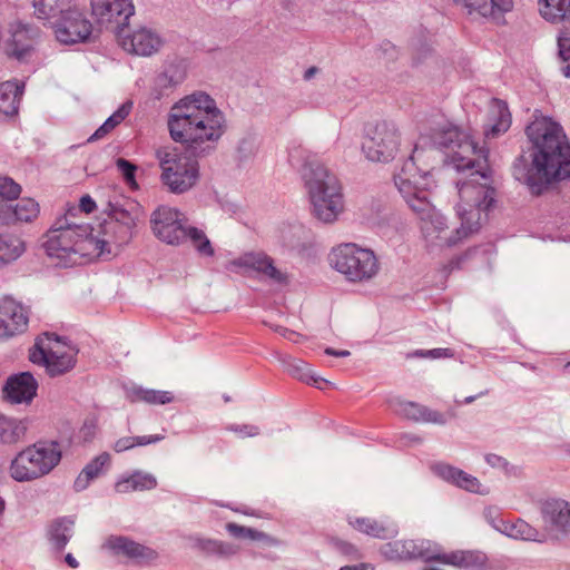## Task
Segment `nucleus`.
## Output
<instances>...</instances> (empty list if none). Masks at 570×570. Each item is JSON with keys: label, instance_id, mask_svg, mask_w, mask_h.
<instances>
[{"label": "nucleus", "instance_id": "44", "mask_svg": "<svg viewBox=\"0 0 570 570\" xmlns=\"http://www.w3.org/2000/svg\"><path fill=\"white\" fill-rule=\"evenodd\" d=\"M226 529L232 535L238 538H248L250 540H264L267 538L266 534H264L263 532L256 531L252 528L238 525L232 522L227 523Z\"/></svg>", "mask_w": 570, "mask_h": 570}, {"label": "nucleus", "instance_id": "15", "mask_svg": "<svg viewBox=\"0 0 570 570\" xmlns=\"http://www.w3.org/2000/svg\"><path fill=\"white\" fill-rule=\"evenodd\" d=\"M117 39L126 51L139 56H150L158 51L161 45L159 37L145 28L135 31L121 28Z\"/></svg>", "mask_w": 570, "mask_h": 570}, {"label": "nucleus", "instance_id": "41", "mask_svg": "<svg viewBox=\"0 0 570 570\" xmlns=\"http://www.w3.org/2000/svg\"><path fill=\"white\" fill-rule=\"evenodd\" d=\"M558 51L561 59V69L566 77H570V31L562 30L558 37Z\"/></svg>", "mask_w": 570, "mask_h": 570}, {"label": "nucleus", "instance_id": "33", "mask_svg": "<svg viewBox=\"0 0 570 570\" xmlns=\"http://www.w3.org/2000/svg\"><path fill=\"white\" fill-rule=\"evenodd\" d=\"M39 214V204L33 198L23 197L13 207H10L3 216L10 217L12 215L14 222L31 223L38 218Z\"/></svg>", "mask_w": 570, "mask_h": 570}, {"label": "nucleus", "instance_id": "25", "mask_svg": "<svg viewBox=\"0 0 570 570\" xmlns=\"http://www.w3.org/2000/svg\"><path fill=\"white\" fill-rule=\"evenodd\" d=\"M33 43L35 33L26 26L16 24L6 41V51L11 57L22 59L31 51Z\"/></svg>", "mask_w": 570, "mask_h": 570}, {"label": "nucleus", "instance_id": "9", "mask_svg": "<svg viewBox=\"0 0 570 570\" xmlns=\"http://www.w3.org/2000/svg\"><path fill=\"white\" fill-rule=\"evenodd\" d=\"M331 263L337 272L352 282L370 279L379 271L374 253L355 244H342L334 248Z\"/></svg>", "mask_w": 570, "mask_h": 570}, {"label": "nucleus", "instance_id": "49", "mask_svg": "<svg viewBox=\"0 0 570 570\" xmlns=\"http://www.w3.org/2000/svg\"><path fill=\"white\" fill-rule=\"evenodd\" d=\"M79 209L89 215L97 209L96 202L89 195H83L79 200Z\"/></svg>", "mask_w": 570, "mask_h": 570}, {"label": "nucleus", "instance_id": "55", "mask_svg": "<svg viewBox=\"0 0 570 570\" xmlns=\"http://www.w3.org/2000/svg\"><path fill=\"white\" fill-rule=\"evenodd\" d=\"M4 510V501L0 498V512Z\"/></svg>", "mask_w": 570, "mask_h": 570}, {"label": "nucleus", "instance_id": "23", "mask_svg": "<svg viewBox=\"0 0 570 570\" xmlns=\"http://www.w3.org/2000/svg\"><path fill=\"white\" fill-rule=\"evenodd\" d=\"M434 140L443 147H450L454 144H458L459 150L455 151L452 155V157L458 153L461 154L463 157H468L466 154L472 153V158H480L479 151L484 150L483 148H478L475 144L469 140L468 136L464 132H462L458 127L452 125L435 132Z\"/></svg>", "mask_w": 570, "mask_h": 570}, {"label": "nucleus", "instance_id": "57", "mask_svg": "<svg viewBox=\"0 0 570 570\" xmlns=\"http://www.w3.org/2000/svg\"><path fill=\"white\" fill-rule=\"evenodd\" d=\"M485 394H488L487 391L485 392H481L478 396H482V395H485Z\"/></svg>", "mask_w": 570, "mask_h": 570}, {"label": "nucleus", "instance_id": "47", "mask_svg": "<svg viewBox=\"0 0 570 570\" xmlns=\"http://www.w3.org/2000/svg\"><path fill=\"white\" fill-rule=\"evenodd\" d=\"M415 355L430 358H451L454 352L451 348H433L428 351H417Z\"/></svg>", "mask_w": 570, "mask_h": 570}, {"label": "nucleus", "instance_id": "4", "mask_svg": "<svg viewBox=\"0 0 570 570\" xmlns=\"http://www.w3.org/2000/svg\"><path fill=\"white\" fill-rule=\"evenodd\" d=\"M45 248L49 256L75 265L95 261L105 254V243L94 235L89 224L50 228Z\"/></svg>", "mask_w": 570, "mask_h": 570}, {"label": "nucleus", "instance_id": "20", "mask_svg": "<svg viewBox=\"0 0 570 570\" xmlns=\"http://www.w3.org/2000/svg\"><path fill=\"white\" fill-rule=\"evenodd\" d=\"M540 513L547 528L570 531V502L560 498L547 499L540 504Z\"/></svg>", "mask_w": 570, "mask_h": 570}, {"label": "nucleus", "instance_id": "2", "mask_svg": "<svg viewBox=\"0 0 570 570\" xmlns=\"http://www.w3.org/2000/svg\"><path fill=\"white\" fill-rule=\"evenodd\" d=\"M480 158L463 157L456 154L451 161L458 170H473L469 179L459 185L460 202L458 214L461 227L458 233L461 237L478 232L482 224V214H487L495 204V188L493 187L492 170L488 164V151L480 150Z\"/></svg>", "mask_w": 570, "mask_h": 570}, {"label": "nucleus", "instance_id": "59", "mask_svg": "<svg viewBox=\"0 0 570 570\" xmlns=\"http://www.w3.org/2000/svg\"><path fill=\"white\" fill-rule=\"evenodd\" d=\"M363 570H367V569H363Z\"/></svg>", "mask_w": 570, "mask_h": 570}, {"label": "nucleus", "instance_id": "7", "mask_svg": "<svg viewBox=\"0 0 570 570\" xmlns=\"http://www.w3.org/2000/svg\"><path fill=\"white\" fill-rule=\"evenodd\" d=\"M61 458L59 442L39 441L18 453L11 462L10 475L19 482L36 480L51 472Z\"/></svg>", "mask_w": 570, "mask_h": 570}, {"label": "nucleus", "instance_id": "52", "mask_svg": "<svg viewBox=\"0 0 570 570\" xmlns=\"http://www.w3.org/2000/svg\"><path fill=\"white\" fill-rule=\"evenodd\" d=\"M501 458L500 456H497V455H489L487 458V461L492 464V465H495V464H499L501 462Z\"/></svg>", "mask_w": 570, "mask_h": 570}, {"label": "nucleus", "instance_id": "24", "mask_svg": "<svg viewBox=\"0 0 570 570\" xmlns=\"http://www.w3.org/2000/svg\"><path fill=\"white\" fill-rule=\"evenodd\" d=\"M383 552L389 559L392 560L423 559L426 562H431L432 560L430 557L433 556L430 554L422 544H419L416 541L411 539L389 542L384 547Z\"/></svg>", "mask_w": 570, "mask_h": 570}, {"label": "nucleus", "instance_id": "37", "mask_svg": "<svg viewBox=\"0 0 570 570\" xmlns=\"http://www.w3.org/2000/svg\"><path fill=\"white\" fill-rule=\"evenodd\" d=\"M446 478L453 484H455L456 487H459L463 490H466V491H470L473 493H481L480 481L475 476H473L462 470H459L455 468H449Z\"/></svg>", "mask_w": 570, "mask_h": 570}, {"label": "nucleus", "instance_id": "19", "mask_svg": "<svg viewBox=\"0 0 570 570\" xmlns=\"http://www.w3.org/2000/svg\"><path fill=\"white\" fill-rule=\"evenodd\" d=\"M28 315L24 307L17 301L4 297L0 301V331L12 336L26 330Z\"/></svg>", "mask_w": 570, "mask_h": 570}, {"label": "nucleus", "instance_id": "12", "mask_svg": "<svg viewBox=\"0 0 570 570\" xmlns=\"http://www.w3.org/2000/svg\"><path fill=\"white\" fill-rule=\"evenodd\" d=\"M185 217L176 208L159 206L151 215L150 224L154 234L167 244H178L186 237Z\"/></svg>", "mask_w": 570, "mask_h": 570}, {"label": "nucleus", "instance_id": "21", "mask_svg": "<svg viewBox=\"0 0 570 570\" xmlns=\"http://www.w3.org/2000/svg\"><path fill=\"white\" fill-rule=\"evenodd\" d=\"M430 559L462 569H482L487 566L488 561L483 552L472 550L434 553Z\"/></svg>", "mask_w": 570, "mask_h": 570}, {"label": "nucleus", "instance_id": "6", "mask_svg": "<svg viewBox=\"0 0 570 570\" xmlns=\"http://www.w3.org/2000/svg\"><path fill=\"white\" fill-rule=\"evenodd\" d=\"M78 350L70 342L55 333H42L28 351L29 361L51 376L70 372L77 364Z\"/></svg>", "mask_w": 570, "mask_h": 570}, {"label": "nucleus", "instance_id": "51", "mask_svg": "<svg viewBox=\"0 0 570 570\" xmlns=\"http://www.w3.org/2000/svg\"><path fill=\"white\" fill-rule=\"evenodd\" d=\"M370 566L366 564V563H360L357 566H344V567H341L340 570H363V569H367Z\"/></svg>", "mask_w": 570, "mask_h": 570}, {"label": "nucleus", "instance_id": "13", "mask_svg": "<svg viewBox=\"0 0 570 570\" xmlns=\"http://www.w3.org/2000/svg\"><path fill=\"white\" fill-rule=\"evenodd\" d=\"M399 147V135L386 124L377 125L372 137L363 142V150L372 161L392 159Z\"/></svg>", "mask_w": 570, "mask_h": 570}, {"label": "nucleus", "instance_id": "58", "mask_svg": "<svg viewBox=\"0 0 570 570\" xmlns=\"http://www.w3.org/2000/svg\"><path fill=\"white\" fill-rule=\"evenodd\" d=\"M350 550H354L353 546H350V547H348V550H347V551H350Z\"/></svg>", "mask_w": 570, "mask_h": 570}, {"label": "nucleus", "instance_id": "48", "mask_svg": "<svg viewBox=\"0 0 570 570\" xmlns=\"http://www.w3.org/2000/svg\"><path fill=\"white\" fill-rule=\"evenodd\" d=\"M303 381L307 385L315 386L316 389L322 391L335 389V385L332 382L314 374L304 376Z\"/></svg>", "mask_w": 570, "mask_h": 570}, {"label": "nucleus", "instance_id": "18", "mask_svg": "<svg viewBox=\"0 0 570 570\" xmlns=\"http://www.w3.org/2000/svg\"><path fill=\"white\" fill-rule=\"evenodd\" d=\"M3 397L12 404H29L38 391V382L30 372L8 377L3 386Z\"/></svg>", "mask_w": 570, "mask_h": 570}, {"label": "nucleus", "instance_id": "26", "mask_svg": "<svg viewBox=\"0 0 570 570\" xmlns=\"http://www.w3.org/2000/svg\"><path fill=\"white\" fill-rule=\"evenodd\" d=\"M111 464V456L107 452H102L88 462L73 482L76 491H82L100 475H102Z\"/></svg>", "mask_w": 570, "mask_h": 570}, {"label": "nucleus", "instance_id": "56", "mask_svg": "<svg viewBox=\"0 0 570 570\" xmlns=\"http://www.w3.org/2000/svg\"><path fill=\"white\" fill-rule=\"evenodd\" d=\"M424 570H441V569L435 568V567H426V568H424Z\"/></svg>", "mask_w": 570, "mask_h": 570}, {"label": "nucleus", "instance_id": "3", "mask_svg": "<svg viewBox=\"0 0 570 570\" xmlns=\"http://www.w3.org/2000/svg\"><path fill=\"white\" fill-rule=\"evenodd\" d=\"M533 145L532 166L541 181L570 178V142L562 126L547 116H535L525 129Z\"/></svg>", "mask_w": 570, "mask_h": 570}, {"label": "nucleus", "instance_id": "38", "mask_svg": "<svg viewBox=\"0 0 570 570\" xmlns=\"http://www.w3.org/2000/svg\"><path fill=\"white\" fill-rule=\"evenodd\" d=\"M250 266L258 273L264 276L277 282L284 283L286 281V275L274 266L272 258L268 256L262 255L257 257H253L250 261Z\"/></svg>", "mask_w": 570, "mask_h": 570}, {"label": "nucleus", "instance_id": "27", "mask_svg": "<svg viewBox=\"0 0 570 570\" xmlns=\"http://www.w3.org/2000/svg\"><path fill=\"white\" fill-rule=\"evenodd\" d=\"M156 478L141 471L120 478L115 483V491L119 494H127L136 491H148L156 488Z\"/></svg>", "mask_w": 570, "mask_h": 570}, {"label": "nucleus", "instance_id": "46", "mask_svg": "<svg viewBox=\"0 0 570 570\" xmlns=\"http://www.w3.org/2000/svg\"><path fill=\"white\" fill-rule=\"evenodd\" d=\"M200 548L206 553H213V554H228L230 552V549L226 547L223 542L213 541V540H206L200 542Z\"/></svg>", "mask_w": 570, "mask_h": 570}, {"label": "nucleus", "instance_id": "8", "mask_svg": "<svg viewBox=\"0 0 570 570\" xmlns=\"http://www.w3.org/2000/svg\"><path fill=\"white\" fill-rule=\"evenodd\" d=\"M191 150L173 148L159 155L161 183L173 194H184L199 179V164Z\"/></svg>", "mask_w": 570, "mask_h": 570}, {"label": "nucleus", "instance_id": "16", "mask_svg": "<svg viewBox=\"0 0 570 570\" xmlns=\"http://www.w3.org/2000/svg\"><path fill=\"white\" fill-rule=\"evenodd\" d=\"M106 548L116 556H124L140 564H149L158 558V552L151 547L122 535L110 537Z\"/></svg>", "mask_w": 570, "mask_h": 570}, {"label": "nucleus", "instance_id": "35", "mask_svg": "<svg viewBox=\"0 0 570 570\" xmlns=\"http://www.w3.org/2000/svg\"><path fill=\"white\" fill-rule=\"evenodd\" d=\"M27 432V425L22 421L0 416V441L3 443H17Z\"/></svg>", "mask_w": 570, "mask_h": 570}, {"label": "nucleus", "instance_id": "17", "mask_svg": "<svg viewBox=\"0 0 570 570\" xmlns=\"http://www.w3.org/2000/svg\"><path fill=\"white\" fill-rule=\"evenodd\" d=\"M90 4L100 23L121 26L135 11L131 0H90Z\"/></svg>", "mask_w": 570, "mask_h": 570}, {"label": "nucleus", "instance_id": "53", "mask_svg": "<svg viewBox=\"0 0 570 570\" xmlns=\"http://www.w3.org/2000/svg\"><path fill=\"white\" fill-rule=\"evenodd\" d=\"M314 72H315V68H311V69H308V70L306 71V73H305V78H306V79H309V78L314 75Z\"/></svg>", "mask_w": 570, "mask_h": 570}, {"label": "nucleus", "instance_id": "54", "mask_svg": "<svg viewBox=\"0 0 570 570\" xmlns=\"http://www.w3.org/2000/svg\"><path fill=\"white\" fill-rule=\"evenodd\" d=\"M478 396H468L464 399L463 403L468 404V403H471L473 402Z\"/></svg>", "mask_w": 570, "mask_h": 570}, {"label": "nucleus", "instance_id": "43", "mask_svg": "<svg viewBox=\"0 0 570 570\" xmlns=\"http://www.w3.org/2000/svg\"><path fill=\"white\" fill-rule=\"evenodd\" d=\"M186 236H188L190 238V240L193 242L194 246L202 254H206V255H212L213 254V248L210 246V243L207 239L206 235L202 230H199V229H197L195 227L188 228Z\"/></svg>", "mask_w": 570, "mask_h": 570}, {"label": "nucleus", "instance_id": "11", "mask_svg": "<svg viewBox=\"0 0 570 570\" xmlns=\"http://www.w3.org/2000/svg\"><path fill=\"white\" fill-rule=\"evenodd\" d=\"M53 26L56 39L65 45H75L89 39L92 23L77 3L57 17Z\"/></svg>", "mask_w": 570, "mask_h": 570}, {"label": "nucleus", "instance_id": "30", "mask_svg": "<svg viewBox=\"0 0 570 570\" xmlns=\"http://www.w3.org/2000/svg\"><path fill=\"white\" fill-rule=\"evenodd\" d=\"M570 9V0H538L540 16L552 23L563 22Z\"/></svg>", "mask_w": 570, "mask_h": 570}, {"label": "nucleus", "instance_id": "42", "mask_svg": "<svg viewBox=\"0 0 570 570\" xmlns=\"http://www.w3.org/2000/svg\"><path fill=\"white\" fill-rule=\"evenodd\" d=\"M116 165L129 188L132 190H137L139 186L135 177L137 171L136 165L131 164L130 161L124 158H118Z\"/></svg>", "mask_w": 570, "mask_h": 570}, {"label": "nucleus", "instance_id": "28", "mask_svg": "<svg viewBox=\"0 0 570 570\" xmlns=\"http://www.w3.org/2000/svg\"><path fill=\"white\" fill-rule=\"evenodd\" d=\"M22 92L23 85L18 81L0 83V114L4 116L17 115Z\"/></svg>", "mask_w": 570, "mask_h": 570}, {"label": "nucleus", "instance_id": "32", "mask_svg": "<svg viewBox=\"0 0 570 570\" xmlns=\"http://www.w3.org/2000/svg\"><path fill=\"white\" fill-rule=\"evenodd\" d=\"M77 0H33L35 13L40 19H51L69 10Z\"/></svg>", "mask_w": 570, "mask_h": 570}, {"label": "nucleus", "instance_id": "1", "mask_svg": "<svg viewBox=\"0 0 570 570\" xmlns=\"http://www.w3.org/2000/svg\"><path fill=\"white\" fill-rule=\"evenodd\" d=\"M168 130L175 142L200 155L217 145L226 131V119L212 97L193 94L171 107Z\"/></svg>", "mask_w": 570, "mask_h": 570}, {"label": "nucleus", "instance_id": "36", "mask_svg": "<svg viewBox=\"0 0 570 570\" xmlns=\"http://www.w3.org/2000/svg\"><path fill=\"white\" fill-rule=\"evenodd\" d=\"M134 400L150 405H165L175 400L170 391L138 389L134 392Z\"/></svg>", "mask_w": 570, "mask_h": 570}, {"label": "nucleus", "instance_id": "29", "mask_svg": "<svg viewBox=\"0 0 570 570\" xmlns=\"http://www.w3.org/2000/svg\"><path fill=\"white\" fill-rule=\"evenodd\" d=\"M491 120L489 129L485 131L487 137H495L505 132L511 125V115L505 102L494 99L490 107Z\"/></svg>", "mask_w": 570, "mask_h": 570}, {"label": "nucleus", "instance_id": "34", "mask_svg": "<svg viewBox=\"0 0 570 570\" xmlns=\"http://www.w3.org/2000/svg\"><path fill=\"white\" fill-rule=\"evenodd\" d=\"M24 252V243L13 234H0V266L19 258Z\"/></svg>", "mask_w": 570, "mask_h": 570}, {"label": "nucleus", "instance_id": "50", "mask_svg": "<svg viewBox=\"0 0 570 570\" xmlns=\"http://www.w3.org/2000/svg\"><path fill=\"white\" fill-rule=\"evenodd\" d=\"M65 561L70 568H77L79 566L78 561L71 553H67L65 556Z\"/></svg>", "mask_w": 570, "mask_h": 570}, {"label": "nucleus", "instance_id": "39", "mask_svg": "<svg viewBox=\"0 0 570 570\" xmlns=\"http://www.w3.org/2000/svg\"><path fill=\"white\" fill-rule=\"evenodd\" d=\"M505 532L509 537L527 541H540L538 531L522 520H518L505 525Z\"/></svg>", "mask_w": 570, "mask_h": 570}, {"label": "nucleus", "instance_id": "22", "mask_svg": "<svg viewBox=\"0 0 570 570\" xmlns=\"http://www.w3.org/2000/svg\"><path fill=\"white\" fill-rule=\"evenodd\" d=\"M469 14L497 20L513 9V0H455Z\"/></svg>", "mask_w": 570, "mask_h": 570}, {"label": "nucleus", "instance_id": "31", "mask_svg": "<svg viewBox=\"0 0 570 570\" xmlns=\"http://www.w3.org/2000/svg\"><path fill=\"white\" fill-rule=\"evenodd\" d=\"M72 531V521L57 519L52 521L47 531L48 539L57 552H61L67 546Z\"/></svg>", "mask_w": 570, "mask_h": 570}, {"label": "nucleus", "instance_id": "14", "mask_svg": "<svg viewBox=\"0 0 570 570\" xmlns=\"http://www.w3.org/2000/svg\"><path fill=\"white\" fill-rule=\"evenodd\" d=\"M395 184L410 208L422 219H434L438 213L430 200V190L420 187L415 181L399 175Z\"/></svg>", "mask_w": 570, "mask_h": 570}, {"label": "nucleus", "instance_id": "10", "mask_svg": "<svg viewBox=\"0 0 570 570\" xmlns=\"http://www.w3.org/2000/svg\"><path fill=\"white\" fill-rule=\"evenodd\" d=\"M137 222V210L110 204L107 217L100 225L104 238L99 239L105 243V253H110V244L116 246L128 244L135 235Z\"/></svg>", "mask_w": 570, "mask_h": 570}, {"label": "nucleus", "instance_id": "45", "mask_svg": "<svg viewBox=\"0 0 570 570\" xmlns=\"http://www.w3.org/2000/svg\"><path fill=\"white\" fill-rule=\"evenodd\" d=\"M125 119V114L121 110L112 114L94 134V138L100 139L109 134Z\"/></svg>", "mask_w": 570, "mask_h": 570}, {"label": "nucleus", "instance_id": "40", "mask_svg": "<svg viewBox=\"0 0 570 570\" xmlns=\"http://www.w3.org/2000/svg\"><path fill=\"white\" fill-rule=\"evenodd\" d=\"M163 435L125 436L117 440L112 446L116 452H124L136 446L148 445L163 440Z\"/></svg>", "mask_w": 570, "mask_h": 570}, {"label": "nucleus", "instance_id": "5", "mask_svg": "<svg viewBox=\"0 0 570 570\" xmlns=\"http://www.w3.org/2000/svg\"><path fill=\"white\" fill-rule=\"evenodd\" d=\"M313 215L323 223H333L344 212L343 188L337 177L325 167L312 170L306 180Z\"/></svg>", "mask_w": 570, "mask_h": 570}]
</instances>
